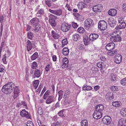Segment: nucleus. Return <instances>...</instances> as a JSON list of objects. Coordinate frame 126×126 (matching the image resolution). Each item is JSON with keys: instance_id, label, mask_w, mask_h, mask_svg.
I'll return each mask as SVG.
<instances>
[{"instance_id": "obj_56", "label": "nucleus", "mask_w": 126, "mask_h": 126, "mask_svg": "<svg viewBox=\"0 0 126 126\" xmlns=\"http://www.w3.org/2000/svg\"><path fill=\"white\" fill-rule=\"evenodd\" d=\"M111 76L112 77L111 80L113 81H114L116 80V76L113 74H111Z\"/></svg>"}, {"instance_id": "obj_16", "label": "nucleus", "mask_w": 126, "mask_h": 126, "mask_svg": "<svg viewBox=\"0 0 126 126\" xmlns=\"http://www.w3.org/2000/svg\"><path fill=\"white\" fill-rule=\"evenodd\" d=\"M32 44L30 41L28 40L26 42V47L28 51H29L32 48Z\"/></svg>"}, {"instance_id": "obj_59", "label": "nucleus", "mask_w": 126, "mask_h": 126, "mask_svg": "<svg viewBox=\"0 0 126 126\" xmlns=\"http://www.w3.org/2000/svg\"><path fill=\"white\" fill-rule=\"evenodd\" d=\"M21 105H22L24 106H25V108H27V104L25 101H22L21 102Z\"/></svg>"}, {"instance_id": "obj_5", "label": "nucleus", "mask_w": 126, "mask_h": 126, "mask_svg": "<svg viewBox=\"0 0 126 126\" xmlns=\"http://www.w3.org/2000/svg\"><path fill=\"white\" fill-rule=\"evenodd\" d=\"M71 26L67 23H62V25L61 29L64 32H66L68 31L70 29Z\"/></svg>"}, {"instance_id": "obj_24", "label": "nucleus", "mask_w": 126, "mask_h": 126, "mask_svg": "<svg viewBox=\"0 0 126 126\" xmlns=\"http://www.w3.org/2000/svg\"><path fill=\"white\" fill-rule=\"evenodd\" d=\"M112 105L115 107H119L121 105V103L120 101H116L112 102Z\"/></svg>"}, {"instance_id": "obj_46", "label": "nucleus", "mask_w": 126, "mask_h": 126, "mask_svg": "<svg viewBox=\"0 0 126 126\" xmlns=\"http://www.w3.org/2000/svg\"><path fill=\"white\" fill-rule=\"evenodd\" d=\"M7 58V56L6 54H4L3 57L2 61L3 63L5 64H7V62L6 61V59Z\"/></svg>"}, {"instance_id": "obj_17", "label": "nucleus", "mask_w": 126, "mask_h": 126, "mask_svg": "<svg viewBox=\"0 0 126 126\" xmlns=\"http://www.w3.org/2000/svg\"><path fill=\"white\" fill-rule=\"evenodd\" d=\"M45 14V12L43 9H42L39 10L36 14V16L38 17H41Z\"/></svg>"}, {"instance_id": "obj_61", "label": "nucleus", "mask_w": 126, "mask_h": 126, "mask_svg": "<svg viewBox=\"0 0 126 126\" xmlns=\"http://www.w3.org/2000/svg\"><path fill=\"white\" fill-rule=\"evenodd\" d=\"M60 101L57 102L56 104L55 105V108H57L59 107H60Z\"/></svg>"}, {"instance_id": "obj_54", "label": "nucleus", "mask_w": 126, "mask_h": 126, "mask_svg": "<svg viewBox=\"0 0 126 126\" xmlns=\"http://www.w3.org/2000/svg\"><path fill=\"white\" fill-rule=\"evenodd\" d=\"M84 45L82 44H79L78 46V48L79 50H82L84 48Z\"/></svg>"}, {"instance_id": "obj_49", "label": "nucleus", "mask_w": 126, "mask_h": 126, "mask_svg": "<svg viewBox=\"0 0 126 126\" xmlns=\"http://www.w3.org/2000/svg\"><path fill=\"white\" fill-rule=\"evenodd\" d=\"M37 63L36 62H34L32 63L31 67L32 69H36V67H37Z\"/></svg>"}, {"instance_id": "obj_37", "label": "nucleus", "mask_w": 126, "mask_h": 126, "mask_svg": "<svg viewBox=\"0 0 126 126\" xmlns=\"http://www.w3.org/2000/svg\"><path fill=\"white\" fill-rule=\"evenodd\" d=\"M35 27L33 29L35 32H38L41 30L40 27L39 25H37L35 26Z\"/></svg>"}, {"instance_id": "obj_31", "label": "nucleus", "mask_w": 126, "mask_h": 126, "mask_svg": "<svg viewBox=\"0 0 126 126\" xmlns=\"http://www.w3.org/2000/svg\"><path fill=\"white\" fill-rule=\"evenodd\" d=\"M39 81L38 80H35L33 84V86L34 87L35 89H36L39 85Z\"/></svg>"}, {"instance_id": "obj_30", "label": "nucleus", "mask_w": 126, "mask_h": 126, "mask_svg": "<svg viewBox=\"0 0 126 126\" xmlns=\"http://www.w3.org/2000/svg\"><path fill=\"white\" fill-rule=\"evenodd\" d=\"M38 56V53L36 52L31 56V59L32 60H34L36 59Z\"/></svg>"}, {"instance_id": "obj_22", "label": "nucleus", "mask_w": 126, "mask_h": 126, "mask_svg": "<svg viewBox=\"0 0 126 126\" xmlns=\"http://www.w3.org/2000/svg\"><path fill=\"white\" fill-rule=\"evenodd\" d=\"M34 74L35 76L34 77V78H39L41 75L40 70L38 69H36L34 71Z\"/></svg>"}, {"instance_id": "obj_20", "label": "nucleus", "mask_w": 126, "mask_h": 126, "mask_svg": "<svg viewBox=\"0 0 126 126\" xmlns=\"http://www.w3.org/2000/svg\"><path fill=\"white\" fill-rule=\"evenodd\" d=\"M117 13V11L115 9H110L108 12L109 14L111 16H115Z\"/></svg>"}, {"instance_id": "obj_15", "label": "nucleus", "mask_w": 126, "mask_h": 126, "mask_svg": "<svg viewBox=\"0 0 126 126\" xmlns=\"http://www.w3.org/2000/svg\"><path fill=\"white\" fill-rule=\"evenodd\" d=\"M104 107L103 105L100 104L97 105L95 108L96 110L102 113L104 109Z\"/></svg>"}, {"instance_id": "obj_63", "label": "nucleus", "mask_w": 126, "mask_h": 126, "mask_svg": "<svg viewBox=\"0 0 126 126\" xmlns=\"http://www.w3.org/2000/svg\"><path fill=\"white\" fill-rule=\"evenodd\" d=\"M68 9V10L69 11H71L72 10V8L70 7V6L68 4H66L65 6Z\"/></svg>"}, {"instance_id": "obj_33", "label": "nucleus", "mask_w": 126, "mask_h": 126, "mask_svg": "<svg viewBox=\"0 0 126 126\" xmlns=\"http://www.w3.org/2000/svg\"><path fill=\"white\" fill-rule=\"evenodd\" d=\"M89 39H88L87 36H86L84 37L83 41L85 45H87L89 44L90 42Z\"/></svg>"}, {"instance_id": "obj_39", "label": "nucleus", "mask_w": 126, "mask_h": 126, "mask_svg": "<svg viewBox=\"0 0 126 126\" xmlns=\"http://www.w3.org/2000/svg\"><path fill=\"white\" fill-rule=\"evenodd\" d=\"M54 2V1H50L49 0H45V2L46 3L47 6L49 7L51 6V4L52 3V2Z\"/></svg>"}, {"instance_id": "obj_53", "label": "nucleus", "mask_w": 126, "mask_h": 126, "mask_svg": "<svg viewBox=\"0 0 126 126\" xmlns=\"http://www.w3.org/2000/svg\"><path fill=\"white\" fill-rule=\"evenodd\" d=\"M64 110L63 109L62 110L59 112L58 113L59 115L62 117L63 116L64 114L63 113V112Z\"/></svg>"}, {"instance_id": "obj_64", "label": "nucleus", "mask_w": 126, "mask_h": 126, "mask_svg": "<svg viewBox=\"0 0 126 126\" xmlns=\"http://www.w3.org/2000/svg\"><path fill=\"white\" fill-rule=\"evenodd\" d=\"M123 8L124 11H126V4H124L123 5Z\"/></svg>"}, {"instance_id": "obj_41", "label": "nucleus", "mask_w": 126, "mask_h": 126, "mask_svg": "<svg viewBox=\"0 0 126 126\" xmlns=\"http://www.w3.org/2000/svg\"><path fill=\"white\" fill-rule=\"evenodd\" d=\"M33 37V33L30 32H29L28 34V38L32 40Z\"/></svg>"}, {"instance_id": "obj_32", "label": "nucleus", "mask_w": 126, "mask_h": 126, "mask_svg": "<svg viewBox=\"0 0 126 126\" xmlns=\"http://www.w3.org/2000/svg\"><path fill=\"white\" fill-rule=\"evenodd\" d=\"M70 95V92L69 91H65L64 94L63 98H68L69 97Z\"/></svg>"}, {"instance_id": "obj_13", "label": "nucleus", "mask_w": 126, "mask_h": 126, "mask_svg": "<svg viewBox=\"0 0 126 126\" xmlns=\"http://www.w3.org/2000/svg\"><path fill=\"white\" fill-rule=\"evenodd\" d=\"M109 25L111 27L115 26L116 23V20L113 18H111L108 20Z\"/></svg>"}, {"instance_id": "obj_45", "label": "nucleus", "mask_w": 126, "mask_h": 126, "mask_svg": "<svg viewBox=\"0 0 126 126\" xmlns=\"http://www.w3.org/2000/svg\"><path fill=\"white\" fill-rule=\"evenodd\" d=\"M78 32L80 33H82L84 32L85 30L84 28L82 27H79L78 29Z\"/></svg>"}, {"instance_id": "obj_4", "label": "nucleus", "mask_w": 126, "mask_h": 126, "mask_svg": "<svg viewBox=\"0 0 126 126\" xmlns=\"http://www.w3.org/2000/svg\"><path fill=\"white\" fill-rule=\"evenodd\" d=\"M84 25L85 27L90 28L94 26V24L92 19L88 18L85 20Z\"/></svg>"}, {"instance_id": "obj_36", "label": "nucleus", "mask_w": 126, "mask_h": 126, "mask_svg": "<svg viewBox=\"0 0 126 126\" xmlns=\"http://www.w3.org/2000/svg\"><path fill=\"white\" fill-rule=\"evenodd\" d=\"M68 41L67 39L65 38L63 39L62 41V47H63L65 45H66L68 43Z\"/></svg>"}, {"instance_id": "obj_18", "label": "nucleus", "mask_w": 126, "mask_h": 126, "mask_svg": "<svg viewBox=\"0 0 126 126\" xmlns=\"http://www.w3.org/2000/svg\"><path fill=\"white\" fill-rule=\"evenodd\" d=\"M115 58V62L117 64H119L121 62L122 56L120 54H118L117 56H116Z\"/></svg>"}, {"instance_id": "obj_11", "label": "nucleus", "mask_w": 126, "mask_h": 126, "mask_svg": "<svg viewBox=\"0 0 126 126\" xmlns=\"http://www.w3.org/2000/svg\"><path fill=\"white\" fill-rule=\"evenodd\" d=\"M56 100V98L53 95H51L48 97L47 99L46 103L47 104H49L54 102Z\"/></svg>"}, {"instance_id": "obj_25", "label": "nucleus", "mask_w": 126, "mask_h": 126, "mask_svg": "<svg viewBox=\"0 0 126 126\" xmlns=\"http://www.w3.org/2000/svg\"><path fill=\"white\" fill-rule=\"evenodd\" d=\"M51 34L52 35L54 39H58L60 37V36L58 34L54 31H52Z\"/></svg>"}, {"instance_id": "obj_50", "label": "nucleus", "mask_w": 126, "mask_h": 126, "mask_svg": "<svg viewBox=\"0 0 126 126\" xmlns=\"http://www.w3.org/2000/svg\"><path fill=\"white\" fill-rule=\"evenodd\" d=\"M120 27H121V29H124L125 28L126 26V24L124 22L120 23Z\"/></svg>"}, {"instance_id": "obj_40", "label": "nucleus", "mask_w": 126, "mask_h": 126, "mask_svg": "<svg viewBox=\"0 0 126 126\" xmlns=\"http://www.w3.org/2000/svg\"><path fill=\"white\" fill-rule=\"evenodd\" d=\"M110 89L111 90L113 91H118L119 90L117 86H111V87Z\"/></svg>"}, {"instance_id": "obj_6", "label": "nucleus", "mask_w": 126, "mask_h": 126, "mask_svg": "<svg viewBox=\"0 0 126 126\" xmlns=\"http://www.w3.org/2000/svg\"><path fill=\"white\" fill-rule=\"evenodd\" d=\"M111 118L108 116H106L104 117L102 119L103 122L107 125L110 124L111 121Z\"/></svg>"}, {"instance_id": "obj_8", "label": "nucleus", "mask_w": 126, "mask_h": 126, "mask_svg": "<svg viewBox=\"0 0 126 126\" xmlns=\"http://www.w3.org/2000/svg\"><path fill=\"white\" fill-rule=\"evenodd\" d=\"M102 113L96 110H95L93 114V118L95 119H99L102 116Z\"/></svg>"}, {"instance_id": "obj_48", "label": "nucleus", "mask_w": 126, "mask_h": 126, "mask_svg": "<svg viewBox=\"0 0 126 126\" xmlns=\"http://www.w3.org/2000/svg\"><path fill=\"white\" fill-rule=\"evenodd\" d=\"M68 59L66 57H64L62 59V64H63L64 63H68Z\"/></svg>"}, {"instance_id": "obj_47", "label": "nucleus", "mask_w": 126, "mask_h": 126, "mask_svg": "<svg viewBox=\"0 0 126 126\" xmlns=\"http://www.w3.org/2000/svg\"><path fill=\"white\" fill-rule=\"evenodd\" d=\"M116 38L115 36H111L110 37V40L112 42H116Z\"/></svg>"}, {"instance_id": "obj_60", "label": "nucleus", "mask_w": 126, "mask_h": 126, "mask_svg": "<svg viewBox=\"0 0 126 126\" xmlns=\"http://www.w3.org/2000/svg\"><path fill=\"white\" fill-rule=\"evenodd\" d=\"M49 11L51 13L55 15L56 13V10H53L50 9H49Z\"/></svg>"}, {"instance_id": "obj_10", "label": "nucleus", "mask_w": 126, "mask_h": 126, "mask_svg": "<svg viewBox=\"0 0 126 126\" xmlns=\"http://www.w3.org/2000/svg\"><path fill=\"white\" fill-rule=\"evenodd\" d=\"M115 44L113 43H111L107 44L106 46V49L108 51H111L115 48Z\"/></svg>"}, {"instance_id": "obj_21", "label": "nucleus", "mask_w": 126, "mask_h": 126, "mask_svg": "<svg viewBox=\"0 0 126 126\" xmlns=\"http://www.w3.org/2000/svg\"><path fill=\"white\" fill-rule=\"evenodd\" d=\"M78 6L79 9H82L83 8L86 7L87 6L82 1H80L79 2Z\"/></svg>"}, {"instance_id": "obj_9", "label": "nucleus", "mask_w": 126, "mask_h": 126, "mask_svg": "<svg viewBox=\"0 0 126 126\" xmlns=\"http://www.w3.org/2000/svg\"><path fill=\"white\" fill-rule=\"evenodd\" d=\"M103 8V5L101 4L94 6L93 8V10L96 12H99L101 11Z\"/></svg>"}, {"instance_id": "obj_62", "label": "nucleus", "mask_w": 126, "mask_h": 126, "mask_svg": "<svg viewBox=\"0 0 126 126\" xmlns=\"http://www.w3.org/2000/svg\"><path fill=\"white\" fill-rule=\"evenodd\" d=\"M54 125L53 126H60V122H57L54 123Z\"/></svg>"}, {"instance_id": "obj_58", "label": "nucleus", "mask_w": 126, "mask_h": 126, "mask_svg": "<svg viewBox=\"0 0 126 126\" xmlns=\"http://www.w3.org/2000/svg\"><path fill=\"white\" fill-rule=\"evenodd\" d=\"M116 42H120L121 41L122 39V38L120 36H118L117 37H116Z\"/></svg>"}, {"instance_id": "obj_34", "label": "nucleus", "mask_w": 126, "mask_h": 126, "mask_svg": "<svg viewBox=\"0 0 126 126\" xmlns=\"http://www.w3.org/2000/svg\"><path fill=\"white\" fill-rule=\"evenodd\" d=\"M81 126H87L88 123L87 121L86 120H82L81 122Z\"/></svg>"}, {"instance_id": "obj_44", "label": "nucleus", "mask_w": 126, "mask_h": 126, "mask_svg": "<svg viewBox=\"0 0 126 126\" xmlns=\"http://www.w3.org/2000/svg\"><path fill=\"white\" fill-rule=\"evenodd\" d=\"M62 10L61 9L56 10L55 15L57 16H60L62 14Z\"/></svg>"}, {"instance_id": "obj_29", "label": "nucleus", "mask_w": 126, "mask_h": 126, "mask_svg": "<svg viewBox=\"0 0 126 126\" xmlns=\"http://www.w3.org/2000/svg\"><path fill=\"white\" fill-rule=\"evenodd\" d=\"M59 94V97L58 100L60 101L61 99L63 98V91L62 90H60L58 92Z\"/></svg>"}, {"instance_id": "obj_3", "label": "nucleus", "mask_w": 126, "mask_h": 126, "mask_svg": "<svg viewBox=\"0 0 126 126\" xmlns=\"http://www.w3.org/2000/svg\"><path fill=\"white\" fill-rule=\"evenodd\" d=\"M107 24L104 20L100 21L98 23V27L99 29L101 30H103L106 29L107 28Z\"/></svg>"}, {"instance_id": "obj_43", "label": "nucleus", "mask_w": 126, "mask_h": 126, "mask_svg": "<svg viewBox=\"0 0 126 126\" xmlns=\"http://www.w3.org/2000/svg\"><path fill=\"white\" fill-rule=\"evenodd\" d=\"M117 50H115L112 51H111L107 53V54L110 56H113L116 53Z\"/></svg>"}, {"instance_id": "obj_28", "label": "nucleus", "mask_w": 126, "mask_h": 126, "mask_svg": "<svg viewBox=\"0 0 126 126\" xmlns=\"http://www.w3.org/2000/svg\"><path fill=\"white\" fill-rule=\"evenodd\" d=\"M83 90H91L92 88V87L90 86L84 85L82 88Z\"/></svg>"}, {"instance_id": "obj_38", "label": "nucleus", "mask_w": 126, "mask_h": 126, "mask_svg": "<svg viewBox=\"0 0 126 126\" xmlns=\"http://www.w3.org/2000/svg\"><path fill=\"white\" fill-rule=\"evenodd\" d=\"M113 95V94L112 93H111L110 92H109L106 95L107 96H109V98L110 100L113 99L114 98V97Z\"/></svg>"}, {"instance_id": "obj_35", "label": "nucleus", "mask_w": 126, "mask_h": 126, "mask_svg": "<svg viewBox=\"0 0 126 126\" xmlns=\"http://www.w3.org/2000/svg\"><path fill=\"white\" fill-rule=\"evenodd\" d=\"M120 113L124 117H126V109H122L120 111Z\"/></svg>"}, {"instance_id": "obj_23", "label": "nucleus", "mask_w": 126, "mask_h": 126, "mask_svg": "<svg viewBox=\"0 0 126 126\" xmlns=\"http://www.w3.org/2000/svg\"><path fill=\"white\" fill-rule=\"evenodd\" d=\"M97 65L99 68L102 69L106 67L105 63L101 62H98L97 64Z\"/></svg>"}, {"instance_id": "obj_12", "label": "nucleus", "mask_w": 126, "mask_h": 126, "mask_svg": "<svg viewBox=\"0 0 126 126\" xmlns=\"http://www.w3.org/2000/svg\"><path fill=\"white\" fill-rule=\"evenodd\" d=\"M30 22L31 24L34 27L38 25L39 20V19L37 18H34L31 20Z\"/></svg>"}, {"instance_id": "obj_19", "label": "nucleus", "mask_w": 126, "mask_h": 126, "mask_svg": "<svg viewBox=\"0 0 126 126\" xmlns=\"http://www.w3.org/2000/svg\"><path fill=\"white\" fill-rule=\"evenodd\" d=\"M15 89L14 92V98H16L18 96L19 93L20 92V90L17 88L16 86L15 87Z\"/></svg>"}, {"instance_id": "obj_51", "label": "nucleus", "mask_w": 126, "mask_h": 126, "mask_svg": "<svg viewBox=\"0 0 126 126\" xmlns=\"http://www.w3.org/2000/svg\"><path fill=\"white\" fill-rule=\"evenodd\" d=\"M38 113L40 115H41L43 113V111L41 107H39L38 109Z\"/></svg>"}, {"instance_id": "obj_2", "label": "nucleus", "mask_w": 126, "mask_h": 126, "mask_svg": "<svg viewBox=\"0 0 126 126\" xmlns=\"http://www.w3.org/2000/svg\"><path fill=\"white\" fill-rule=\"evenodd\" d=\"M49 21L52 27H55L56 26V24L55 20L57 18V17L51 14H50L49 15Z\"/></svg>"}, {"instance_id": "obj_55", "label": "nucleus", "mask_w": 126, "mask_h": 126, "mask_svg": "<svg viewBox=\"0 0 126 126\" xmlns=\"http://www.w3.org/2000/svg\"><path fill=\"white\" fill-rule=\"evenodd\" d=\"M72 26L74 28H76L78 26L77 23L74 22H72Z\"/></svg>"}, {"instance_id": "obj_26", "label": "nucleus", "mask_w": 126, "mask_h": 126, "mask_svg": "<svg viewBox=\"0 0 126 126\" xmlns=\"http://www.w3.org/2000/svg\"><path fill=\"white\" fill-rule=\"evenodd\" d=\"M72 38L74 41H77L80 39V37L79 34L76 33L73 35Z\"/></svg>"}, {"instance_id": "obj_57", "label": "nucleus", "mask_w": 126, "mask_h": 126, "mask_svg": "<svg viewBox=\"0 0 126 126\" xmlns=\"http://www.w3.org/2000/svg\"><path fill=\"white\" fill-rule=\"evenodd\" d=\"M50 65L49 64H48L46 67L45 70L46 71L48 72L50 69Z\"/></svg>"}, {"instance_id": "obj_52", "label": "nucleus", "mask_w": 126, "mask_h": 126, "mask_svg": "<svg viewBox=\"0 0 126 126\" xmlns=\"http://www.w3.org/2000/svg\"><path fill=\"white\" fill-rule=\"evenodd\" d=\"M27 126H34L33 123L32 121H28L27 122Z\"/></svg>"}, {"instance_id": "obj_14", "label": "nucleus", "mask_w": 126, "mask_h": 126, "mask_svg": "<svg viewBox=\"0 0 126 126\" xmlns=\"http://www.w3.org/2000/svg\"><path fill=\"white\" fill-rule=\"evenodd\" d=\"M99 37L98 34L95 33L91 34L89 37V40L91 41H94L98 38Z\"/></svg>"}, {"instance_id": "obj_27", "label": "nucleus", "mask_w": 126, "mask_h": 126, "mask_svg": "<svg viewBox=\"0 0 126 126\" xmlns=\"http://www.w3.org/2000/svg\"><path fill=\"white\" fill-rule=\"evenodd\" d=\"M62 53L65 56L67 55L69 53L68 49L66 47H64L62 50Z\"/></svg>"}, {"instance_id": "obj_7", "label": "nucleus", "mask_w": 126, "mask_h": 126, "mask_svg": "<svg viewBox=\"0 0 126 126\" xmlns=\"http://www.w3.org/2000/svg\"><path fill=\"white\" fill-rule=\"evenodd\" d=\"M20 116L22 117H25L27 118H30V116L28 112L25 109L23 110L20 112Z\"/></svg>"}, {"instance_id": "obj_1", "label": "nucleus", "mask_w": 126, "mask_h": 126, "mask_svg": "<svg viewBox=\"0 0 126 126\" xmlns=\"http://www.w3.org/2000/svg\"><path fill=\"white\" fill-rule=\"evenodd\" d=\"M15 86L13 83L9 82L2 87L1 91L3 93L8 94L12 92L15 88Z\"/></svg>"}, {"instance_id": "obj_42", "label": "nucleus", "mask_w": 126, "mask_h": 126, "mask_svg": "<svg viewBox=\"0 0 126 126\" xmlns=\"http://www.w3.org/2000/svg\"><path fill=\"white\" fill-rule=\"evenodd\" d=\"M121 84L123 85H126V78H123L120 81Z\"/></svg>"}]
</instances>
